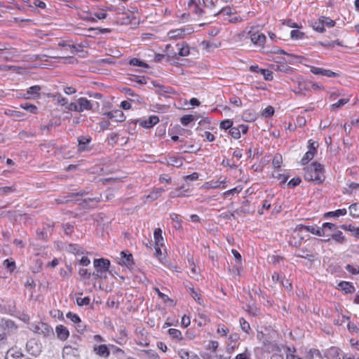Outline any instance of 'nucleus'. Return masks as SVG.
Wrapping results in <instances>:
<instances>
[{
    "label": "nucleus",
    "instance_id": "nucleus-1",
    "mask_svg": "<svg viewBox=\"0 0 359 359\" xmlns=\"http://www.w3.org/2000/svg\"><path fill=\"white\" fill-rule=\"evenodd\" d=\"M304 179L307 181H313L321 183L325 180L323 165L317 162L311 163L304 168Z\"/></svg>",
    "mask_w": 359,
    "mask_h": 359
},
{
    "label": "nucleus",
    "instance_id": "nucleus-2",
    "mask_svg": "<svg viewBox=\"0 0 359 359\" xmlns=\"http://www.w3.org/2000/svg\"><path fill=\"white\" fill-rule=\"evenodd\" d=\"M29 329L43 337H51L54 335V331L52 327L43 322L31 323L29 325Z\"/></svg>",
    "mask_w": 359,
    "mask_h": 359
},
{
    "label": "nucleus",
    "instance_id": "nucleus-3",
    "mask_svg": "<svg viewBox=\"0 0 359 359\" xmlns=\"http://www.w3.org/2000/svg\"><path fill=\"white\" fill-rule=\"evenodd\" d=\"M194 32L191 26H184L178 29H172L168 32V37L170 40H178L184 38L187 35Z\"/></svg>",
    "mask_w": 359,
    "mask_h": 359
},
{
    "label": "nucleus",
    "instance_id": "nucleus-4",
    "mask_svg": "<svg viewBox=\"0 0 359 359\" xmlns=\"http://www.w3.org/2000/svg\"><path fill=\"white\" fill-rule=\"evenodd\" d=\"M80 353L79 351V346L76 344L74 346L67 344L65 345L62 350V358L63 359H79Z\"/></svg>",
    "mask_w": 359,
    "mask_h": 359
},
{
    "label": "nucleus",
    "instance_id": "nucleus-5",
    "mask_svg": "<svg viewBox=\"0 0 359 359\" xmlns=\"http://www.w3.org/2000/svg\"><path fill=\"white\" fill-rule=\"evenodd\" d=\"M248 34L252 43L257 46L262 47L266 42V36L253 28H251Z\"/></svg>",
    "mask_w": 359,
    "mask_h": 359
},
{
    "label": "nucleus",
    "instance_id": "nucleus-6",
    "mask_svg": "<svg viewBox=\"0 0 359 359\" xmlns=\"http://www.w3.org/2000/svg\"><path fill=\"white\" fill-rule=\"evenodd\" d=\"M303 232H310L319 236H324L323 229H321L318 226L301 225L299 226L295 230V233L298 236H299V233Z\"/></svg>",
    "mask_w": 359,
    "mask_h": 359
},
{
    "label": "nucleus",
    "instance_id": "nucleus-7",
    "mask_svg": "<svg viewBox=\"0 0 359 359\" xmlns=\"http://www.w3.org/2000/svg\"><path fill=\"white\" fill-rule=\"evenodd\" d=\"M118 259L119 264L127 268L130 267L133 263V255L128 251L121 252L120 257Z\"/></svg>",
    "mask_w": 359,
    "mask_h": 359
},
{
    "label": "nucleus",
    "instance_id": "nucleus-8",
    "mask_svg": "<svg viewBox=\"0 0 359 359\" xmlns=\"http://www.w3.org/2000/svg\"><path fill=\"white\" fill-rule=\"evenodd\" d=\"M310 71L314 74L323 75L327 77H337L339 76L337 73L334 72L330 69H325L316 67H311Z\"/></svg>",
    "mask_w": 359,
    "mask_h": 359
},
{
    "label": "nucleus",
    "instance_id": "nucleus-9",
    "mask_svg": "<svg viewBox=\"0 0 359 359\" xmlns=\"http://www.w3.org/2000/svg\"><path fill=\"white\" fill-rule=\"evenodd\" d=\"M108 118L116 121L122 122L126 119L123 112L120 109L113 110L104 114Z\"/></svg>",
    "mask_w": 359,
    "mask_h": 359
},
{
    "label": "nucleus",
    "instance_id": "nucleus-10",
    "mask_svg": "<svg viewBox=\"0 0 359 359\" xmlns=\"http://www.w3.org/2000/svg\"><path fill=\"white\" fill-rule=\"evenodd\" d=\"M78 112H82L85 110H91L92 103L87 98L81 97L77 99Z\"/></svg>",
    "mask_w": 359,
    "mask_h": 359
},
{
    "label": "nucleus",
    "instance_id": "nucleus-11",
    "mask_svg": "<svg viewBox=\"0 0 359 359\" xmlns=\"http://www.w3.org/2000/svg\"><path fill=\"white\" fill-rule=\"evenodd\" d=\"M66 317L75 325V327L78 331L83 330L84 326L81 324V318L77 314L72 312H68L66 315Z\"/></svg>",
    "mask_w": 359,
    "mask_h": 359
},
{
    "label": "nucleus",
    "instance_id": "nucleus-12",
    "mask_svg": "<svg viewBox=\"0 0 359 359\" xmlns=\"http://www.w3.org/2000/svg\"><path fill=\"white\" fill-rule=\"evenodd\" d=\"M55 333L57 337L62 341H65L69 336V332L68 329L62 325L56 326Z\"/></svg>",
    "mask_w": 359,
    "mask_h": 359
},
{
    "label": "nucleus",
    "instance_id": "nucleus-13",
    "mask_svg": "<svg viewBox=\"0 0 359 359\" xmlns=\"http://www.w3.org/2000/svg\"><path fill=\"white\" fill-rule=\"evenodd\" d=\"M93 266L95 269H109L110 261L107 259H95L93 261Z\"/></svg>",
    "mask_w": 359,
    "mask_h": 359
},
{
    "label": "nucleus",
    "instance_id": "nucleus-14",
    "mask_svg": "<svg viewBox=\"0 0 359 359\" xmlns=\"http://www.w3.org/2000/svg\"><path fill=\"white\" fill-rule=\"evenodd\" d=\"M41 87L39 86H33L29 88L24 97L26 99H35L39 96Z\"/></svg>",
    "mask_w": 359,
    "mask_h": 359
},
{
    "label": "nucleus",
    "instance_id": "nucleus-15",
    "mask_svg": "<svg viewBox=\"0 0 359 359\" xmlns=\"http://www.w3.org/2000/svg\"><path fill=\"white\" fill-rule=\"evenodd\" d=\"M93 351L96 355H98L104 358H107L110 354L109 349L108 348L107 345L104 344L94 346Z\"/></svg>",
    "mask_w": 359,
    "mask_h": 359
},
{
    "label": "nucleus",
    "instance_id": "nucleus-16",
    "mask_svg": "<svg viewBox=\"0 0 359 359\" xmlns=\"http://www.w3.org/2000/svg\"><path fill=\"white\" fill-rule=\"evenodd\" d=\"M5 359H27L19 350L11 348L8 351Z\"/></svg>",
    "mask_w": 359,
    "mask_h": 359
},
{
    "label": "nucleus",
    "instance_id": "nucleus-17",
    "mask_svg": "<svg viewBox=\"0 0 359 359\" xmlns=\"http://www.w3.org/2000/svg\"><path fill=\"white\" fill-rule=\"evenodd\" d=\"M162 230L156 228L154 232V246H164V238L162 235Z\"/></svg>",
    "mask_w": 359,
    "mask_h": 359
},
{
    "label": "nucleus",
    "instance_id": "nucleus-18",
    "mask_svg": "<svg viewBox=\"0 0 359 359\" xmlns=\"http://www.w3.org/2000/svg\"><path fill=\"white\" fill-rule=\"evenodd\" d=\"M178 355L182 359H200L195 353L183 348L178 351Z\"/></svg>",
    "mask_w": 359,
    "mask_h": 359
},
{
    "label": "nucleus",
    "instance_id": "nucleus-19",
    "mask_svg": "<svg viewBox=\"0 0 359 359\" xmlns=\"http://www.w3.org/2000/svg\"><path fill=\"white\" fill-rule=\"evenodd\" d=\"M338 288L344 291L345 293H353L355 288L349 282L342 281L338 284Z\"/></svg>",
    "mask_w": 359,
    "mask_h": 359
},
{
    "label": "nucleus",
    "instance_id": "nucleus-20",
    "mask_svg": "<svg viewBox=\"0 0 359 359\" xmlns=\"http://www.w3.org/2000/svg\"><path fill=\"white\" fill-rule=\"evenodd\" d=\"M159 122V118L157 116H151L148 119L144 121L142 126L144 128H149L153 127L154 125L157 124Z\"/></svg>",
    "mask_w": 359,
    "mask_h": 359
},
{
    "label": "nucleus",
    "instance_id": "nucleus-21",
    "mask_svg": "<svg viewBox=\"0 0 359 359\" xmlns=\"http://www.w3.org/2000/svg\"><path fill=\"white\" fill-rule=\"evenodd\" d=\"M168 164L172 166L179 168L182 165L183 161L181 158L170 156L168 160Z\"/></svg>",
    "mask_w": 359,
    "mask_h": 359
},
{
    "label": "nucleus",
    "instance_id": "nucleus-22",
    "mask_svg": "<svg viewBox=\"0 0 359 359\" xmlns=\"http://www.w3.org/2000/svg\"><path fill=\"white\" fill-rule=\"evenodd\" d=\"M170 217L174 228L177 229H182V220L178 215L173 213L170 215Z\"/></svg>",
    "mask_w": 359,
    "mask_h": 359
},
{
    "label": "nucleus",
    "instance_id": "nucleus-23",
    "mask_svg": "<svg viewBox=\"0 0 359 359\" xmlns=\"http://www.w3.org/2000/svg\"><path fill=\"white\" fill-rule=\"evenodd\" d=\"M348 210L351 216L353 217H359V202L351 205Z\"/></svg>",
    "mask_w": 359,
    "mask_h": 359
},
{
    "label": "nucleus",
    "instance_id": "nucleus-24",
    "mask_svg": "<svg viewBox=\"0 0 359 359\" xmlns=\"http://www.w3.org/2000/svg\"><path fill=\"white\" fill-rule=\"evenodd\" d=\"M304 33L298 29H293L290 32V38L292 40H302L304 39Z\"/></svg>",
    "mask_w": 359,
    "mask_h": 359
},
{
    "label": "nucleus",
    "instance_id": "nucleus-25",
    "mask_svg": "<svg viewBox=\"0 0 359 359\" xmlns=\"http://www.w3.org/2000/svg\"><path fill=\"white\" fill-rule=\"evenodd\" d=\"M319 21L321 25H323V27H333L335 25V22L332 19L327 17H321L319 19Z\"/></svg>",
    "mask_w": 359,
    "mask_h": 359
},
{
    "label": "nucleus",
    "instance_id": "nucleus-26",
    "mask_svg": "<svg viewBox=\"0 0 359 359\" xmlns=\"http://www.w3.org/2000/svg\"><path fill=\"white\" fill-rule=\"evenodd\" d=\"M91 141L90 137L81 136L78 138L79 150H84L85 145Z\"/></svg>",
    "mask_w": 359,
    "mask_h": 359
},
{
    "label": "nucleus",
    "instance_id": "nucleus-27",
    "mask_svg": "<svg viewBox=\"0 0 359 359\" xmlns=\"http://www.w3.org/2000/svg\"><path fill=\"white\" fill-rule=\"evenodd\" d=\"M347 213V210L345 208L338 209L335 211L328 212L325 214L326 216L339 217L344 216Z\"/></svg>",
    "mask_w": 359,
    "mask_h": 359
},
{
    "label": "nucleus",
    "instance_id": "nucleus-28",
    "mask_svg": "<svg viewBox=\"0 0 359 359\" xmlns=\"http://www.w3.org/2000/svg\"><path fill=\"white\" fill-rule=\"evenodd\" d=\"M169 335L175 339L181 340L182 339V332L177 329L170 328L168 330Z\"/></svg>",
    "mask_w": 359,
    "mask_h": 359
},
{
    "label": "nucleus",
    "instance_id": "nucleus-29",
    "mask_svg": "<svg viewBox=\"0 0 359 359\" xmlns=\"http://www.w3.org/2000/svg\"><path fill=\"white\" fill-rule=\"evenodd\" d=\"M129 64L133 66H137V67H144V68L149 67V65L146 62L141 61L140 60L135 58V57L132 58L129 61Z\"/></svg>",
    "mask_w": 359,
    "mask_h": 359
},
{
    "label": "nucleus",
    "instance_id": "nucleus-30",
    "mask_svg": "<svg viewBox=\"0 0 359 359\" xmlns=\"http://www.w3.org/2000/svg\"><path fill=\"white\" fill-rule=\"evenodd\" d=\"M20 107L26 111H29L32 114L37 113V107L32 104H29V103L21 104Z\"/></svg>",
    "mask_w": 359,
    "mask_h": 359
},
{
    "label": "nucleus",
    "instance_id": "nucleus-31",
    "mask_svg": "<svg viewBox=\"0 0 359 359\" xmlns=\"http://www.w3.org/2000/svg\"><path fill=\"white\" fill-rule=\"evenodd\" d=\"M240 325L241 329L246 333H249L251 330L250 324L243 318H241L239 320Z\"/></svg>",
    "mask_w": 359,
    "mask_h": 359
},
{
    "label": "nucleus",
    "instance_id": "nucleus-32",
    "mask_svg": "<svg viewBox=\"0 0 359 359\" xmlns=\"http://www.w3.org/2000/svg\"><path fill=\"white\" fill-rule=\"evenodd\" d=\"M283 162L282 156L280 154H276L273 158L272 164L275 168H280Z\"/></svg>",
    "mask_w": 359,
    "mask_h": 359
},
{
    "label": "nucleus",
    "instance_id": "nucleus-33",
    "mask_svg": "<svg viewBox=\"0 0 359 359\" xmlns=\"http://www.w3.org/2000/svg\"><path fill=\"white\" fill-rule=\"evenodd\" d=\"M15 188L14 187H0V195L1 196H6L15 191Z\"/></svg>",
    "mask_w": 359,
    "mask_h": 359
},
{
    "label": "nucleus",
    "instance_id": "nucleus-34",
    "mask_svg": "<svg viewBox=\"0 0 359 359\" xmlns=\"http://www.w3.org/2000/svg\"><path fill=\"white\" fill-rule=\"evenodd\" d=\"M320 228L323 229V232H324V236H325L328 231H332V230L336 229L337 226L334 224L330 223V222H325V223L323 224L322 227H320Z\"/></svg>",
    "mask_w": 359,
    "mask_h": 359
},
{
    "label": "nucleus",
    "instance_id": "nucleus-35",
    "mask_svg": "<svg viewBox=\"0 0 359 359\" xmlns=\"http://www.w3.org/2000/svg\"><path fill=\"white\" fill-rule=\"evenodd\" d=\"M294 237H293V240L290 241V243L292 245H294V246H299L301 245V242H302V233H299V236H298L296 233H295V231L294 232Z\"/></svg>",
    "mask_w": 359,
    "mask_h": 359
},
{
    "label": "nucleus",
    "instance_id": "nucleus-36",
    "mask_svg": "<svg viewBox=\"0 0 359 359\" xmlns=\"http://www.w3.org/2000/svg\"><path fill=\"white\" fill-rule=\"evenodd\" d=\"M232 125H233V121L230 119H226V120H224L222 121L220 124H219V128L221 129H224V130H227V129H229L231 128H232Z\"/></svg>",
    "mask_w": 359,
    "mask_h": 359
},
{
    "label": "nucleus",
    "instance_id": "nucleus-37",
    "mask_svg": "<svg viewBox=\"0 0 359 359\" xmlns=\"http://www.w3.org/2000/svg\"><path fill=\"white\" fill-rule=\"evenodd\" d=\"M189 48L188 45L184 44L182 45L181 48H179L178 55L182 57H185L189 55Z\"/></svg>",
    "mask_w": 359,
    "mask_h": 359
},
{
    "label": "nucleus",
    "instance_id": "nucleus-38",
    "mask_svg": "<svg viewBox=\"0 0 359 359\" xmlns=\"http://www.w3.org/2000/svg\"><path fill=\"white\" fill-rule=\"evenodd\" d=\"M260 72L262 74V76L265 80L271 81L273 79L272 72H271L268 69H261Z\"/></svg>",
    "mask_w": 359,
    "mask_h": 359
},
{
    "label": "nucleus",
    "instance_id": "nucleus-39",
    "mask_svg": "<svg viewBox=\"0 0 359 359\" xmlns=\"http://www.w3.org/2000/svg\"><path fill=\"white\" fill-rule=\"evenodd\" d=\"M90 299L88 297H77L76 303L79 306H86L90 304Z\"/></svg>",
    "mask_w": 359,
    "mask_h": 359
},
{
    "label": "nucleus",
    "instance_id": "nucleus-40",
    "mask_svg": "<svg viewBox=\"0 0 359 359\" xmlns=\"http://www.w3.org/2000/svg\"><path fill=\"white\" fill-rule=\"evenodd\" d=\"M243 188L241 187H236L233 189H229L225 192H224V196L225 197L229 196V195H233L235 194H239L242 191Z\"/></svg>",
    "mask_w": 359,
    "mask_h": 359
},
{
    "label": "nucleus",
    "instance_id": "nucleus-41",
    "mask_svg": "<svg viewBox=\"0 0 359 359\" xmlns=\"http://www.w3.org/2000/svg\"><path fill=\"white\" fill-rule=\"evenodd\" d=\"M349 100L348 98H342L339 100L337 102L332 104V107L333 109H337L340 108L341 107L344 106L346 103H348Z\"/></svg>",
    "mask_w": 359,
    "mask_h": 359
},
{
    "label": "nucleus",
    "instance_id": "nucleus-42",
    "mask_svg": "<svg viewBox=\"0 0 359 359\" xmlns=\"http://www.w3.org/2000/svg\"><path fill=\"white\" fill-rule=\"evenodd\" d=\"M194 121V116L191 115H185L181 118V123L187 126H188L191 121Z\"/></svg>",
    "mask_w": 359,
    "mask_h": 359
},
{
    "label": "nucleus",
    "instance_id": "nucleus-43",
    "mask_svg": "<svg viewBox=\"0 0 359 359\" xmlns=\"http://www.w3.org/2000/svg\"><path fill=\"white\" fill-rule=\"evenodd\" d=\"M164 246H154L155 248V256L159 259L161 260L164 258V253L162 251V248Z\"/></svg>",
    "mask_w": 359,
    "mask_h": 359
},
{
    "label": "nucleus",
    "instance_id": "nucleus-44",
    "mask_svg": "<svg viewBox=\"0 0 359 359\" xmlns=\"http://www.w3.org/2000/svg\"><path fill=\"white\" fill-rule=\"evenodd\" d=\"M315 154L311 151H308L302 159V164L307 163L309 161H311L314 157Z\"/></svg>",
    "mask_w": 359,
    "mask_h": 359
},
{
    "label": "nucleus",
    "instance_id": "nucleus-45",
    "mask_svg": "<svg viewBox=\"0 0 359 359\" xmlns=\"http://www.w3.org/2000/svg\"><path fill=\"white\" fill-rule=\"evenodd\" d=\"M5 114L10 116H13V117H16V118H21L22 116V112H20L19 111H15V110H11V109L6 111Z\"/></svg>",
    "mask_w": 359,
    "mask_h": 359
},
{
    "label": "nucleus",
    "instance_id": "nucleus-46",
    "mask_svg": "<svg viewBox=\"0 0 359 359\" xmlns=\"http://www.w3.org/2000/svg\"><path fill=\"white\" fill-rule=\"evenodd\" d=\"M320 353L317 349H311L306 355L307 359H313L315 356H320Z\"/></svg>",
    "mask_w": 359,
    "mask_h": 359
},
{
    "label": "nucleus",
    "instance_id": "nucleus-47",
    "mask_svg": "<svg viewBox=\"0 0 359 359\" xmlns=\"http://www.w3.org/2000/svg\"><path fill=\"white\" fill-rule=\"evenodd\" d=\"M229 133L235 139H238L241 137V135L239 133V129H238L237 127L231 128Z\"/></svg>",
    "mask_w": 359,
    "mask_h": 359
},
{
    "label": "nucleus",
    "instance_id": "nucleus-48",
    "mask_svg": "<svg viewBox=\"0 0 359 359\" xmlns=\"http://www.w3.org/2000/svg\"><path fill=\"white\" fill-rule=\"evenodd\" d=\"M273 108L271 106H268L263 110L262 115L264 116L265 117H270L273 114Z\"/></svg>",
    "mask_w": 359,
    "mask_h": 359
},
{
    "label": "nucleus",
    "instance_id": "nucleus-49",
    "mask_svg": "<svg viewBox=\"0 0 359 359\" xmlns=\"http://www.w3.org/2000/svg\"><path fill=\"white\" fill-rule=\"evenodd\" d=\"M217 331L222 336H226L229 332V329L224 325H219Z\"/></svg>",
    "mask_w": 359,
    "mask_h": 359
},
{
    "label": "nucleus",
    "instance_id": "nucleus-50",
    "mask_svg": "<svg viewBox=\"0 0 359 359\" xmlns=\"http://www.w3.org/2000/svg\"><path fill=\"white\" fill-rule=\"evenodd\" d=\"M154 290L157 293L158 297L161 298L163 302H165L170 300L168 296L162 293L158 287H154Z\"/></svg>",
    "mask_w": 359,
    "mask_h": 359
},
{
    "label": "nucleus",
    "instance_id": "nucleus-51",
    "mask_svg": "<svg viewBox=\"0 0 359 359\" xmlns=\"http://www.w3.org/2000/svg\"><path fill=\"white\" fill-rule=\"evenodd\" d=\"M55 97H56V101H57V104H59L62 106H65L66 104H67L68 102H67V98L62 97L61 95L58 94V95H55Z\"/></svg>",
    "mask_w": 359,
    "mask_h": 359
},
{
    "label": "nucleus",
    "instance_id": "nucleus-52",
    "mask_svg": "<svg viewBox=\"0 0 359 359\" xmlns=\"http://www.w3.org/2000/svg\"><path fill=\"white\" fill-rule=\"evenodd\" d=\"M3 266L7 269H14L15 267V263L12 259H6L3 262Z\"/></svg>",
    "mask_w": 359,
    "mask_h": 359
},
{
    "label": "nucleus",
    "instance_id": "nucleus-53",
    "mask_svg": "<svg viewBox=\"0 0 359 359\" xmlns=\"http://www.w3.org/2000/svg\"><path fill=\"white\" fill-rule=\"evenodd\" d=\"M202 137L205 138V140L208 142H212L215 140V136L213 134L208 131H205Z\"/></svg>",
    "mask_w": 359,
    "mask_h": 359
},
{
    "label": "nucleus",
    "instance_id": "nucleus-54",
    "mask_svg": "<svg viewBox=\"0 0 359 359\" xmlns=\"http://www.w3.org/2000/svg\"><path fill=\"white\" fill-rule=\"evenodd\" d=\"M301 182V180L299 177L292 178L287 184V186L290 187H294L299 185Z\"/></svg>",
    "mask_w": 359,
    "mask_h": 359
},
{
    "label": "nucleus",
    "instance_id": "nucleus-55",
    "mask_svg": "<svg viewBox=\"0 0 359 359\" xmlns=\"http://www.w3.org/2000/svg\"><path fill=\"white\" fill-rule=\"evenodd\" d=\"M80 266H87L90 264V260L87 257H82L80 259L78 260Z\"/></svg>",
    "mask_w": 359,
    "mask_h": 359
},
{
    "label": "nucleus",
    "instance_id": "nucleus-56",
    "mask_svg": "<svg viewBox=\"0 0 359 359\" xmlns=\"http://www.w3.org/2000/svg\"><path fill=\"white\" fill-rule=\"evenodd\" d=\"M94 15L95 17H96L97 19L99 20H103V19H105L107 18V13L105 12L104 10H102L99 12H95L94 13Z\"/></svg>",
    "mask_w": 359,
    "mask_h": 359
},
{
    "label": "nucleus",
    "instance_id": "nucleus-57",
    "mask_svg": "<svg viewBox=\"0 0 359 359\" xmlns=\"http://www.w3.org/2000/svg\"><path fill=\"white\" fill-rule=\"evenodd\" d=\"M20 68L16 66H10V65H0V70L3 71H8V70H15L17 71Z\"/></svg>",
    "mask_w": 359,
    "mask_h": 359
},
{
    "label": "nucleus",
    "instance_id": "nucleus-58",
    "mask_svg": "<svg viewBox=\"0 0 359 359\" xmlns=\"http://www.w3.org/2000/svg\"><path fill=\"white\" fill-rule=\"evenodd\" d=\"M63 90L67 95H72L76 92V89L72 86H65Z\"/></svg>",
    "mask_w": 359,
    "mask_h": 359
},
{
    "label": "nucleus",
    "instance_id": "nucleus-59",
    "mask_svg": "<svg viewBox=\"0 0 359 359\" xmlns=\"http://www.w3.org/2000/svg\"><path fill=\"white\" fill-rule=\"evenodd\" d=\"M191 320L189 317L184 316L181 320V324L184 327H187L190 325Z\"/></svg>",
    "mask_w": 359,
    "mask_h": 359
},
{
    "label": "nucleus",
    "instance_id": "nucleus-60",
    "mask_svg": "<svg viewBox=\"0 0 359 359\" xmlns=\"http://www.w3.org/2000/svg\"><path fill=\"white\" fill-rule=\"evenodd\" d=\"M191 297L196 300L197 301V302L199 304H202V302H201V296L199 294H198L196 291H194L193 289L191 290Z\"/></svg>",
    "mask_w": 359,
    "mask_h": 359
},
{
    "label": "nucleus",
    "instance_id": "nucleus-61",
    "mask_svg": "<svg viewBox=\"0 0 359 359\" xmlns=\"http://www.w3.org/2000/svg\"><path fill=\"white\" fill-rule=\"evenodd\" d=\"M309 142V151L315 154L316 151V148L318 146V144L317 142H311V140Z\"/></svg>",
    "mask_w": 359,
    "mask_h": 359
},
{
    "label": "nucleus",
    "instance_id": "nucleus-62",
    "mask_svg": "<svg viewBox=\"0 0 359 359\" xmlns=\"http://www.w3.org/2000/svg\"><path fill=\"white\" fill-rule=\"evenodd\" d=\"M199 175L198 172H193L191 175H187L185 177V180H191V181H196L198 179Z\"/></svg>",
    "mask_w": 359,
    "mask_h": 359
},
{
    "label": "nucleus",
    "instance_id": "nucleus-63",
    "mask_svg": "<svg viewBox=\"0 0 359 359\" xmlns=\"http://www.w3.org/2000/svg\"><path fill=\"white\" fill-rule=\"evenodd\" d=\"M67 109L70 111H74L78 112L77 100L75 102H71L69 104H68Z\"/></svg>",
    "mask_w": 359,
    "mask_h": 359
},
{
    "label": "nucleus",
    "instance_id": "nucleus-64",
    "mask_svg": "<svg viewBox=\"0 0 359 359\" xmlns=\"http://www.w3.org/2000/svg\"><path fill=\"white\" fill-rule=\"evenodd\" d=\"M146 353L147 354L148 357L151 359H159L158 354L153 351H147Z\"/></svg>",
    "mask_w": 359,
    "mask_h": 359
}]
</instances>
